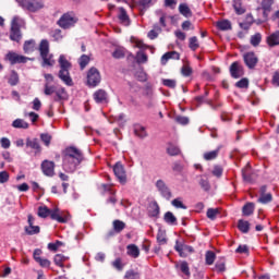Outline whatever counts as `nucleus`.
I'll use <instances>...</instances> for the list:
<instances>
[{"label":"nucleus","instance_id":"1","mask_svg":"<svg viewBox=\"0 0 279 279\" xmlns=\"http://www.w3.org/2000/svg\"><path fill=\"white\" fill-rule=\"evenodd\" d=\"M84 160V154L82 150L71 146L65 148L63 153V169L68 173H73L75 169L82 163Z\"/></svg>","mask_w":279,"mask_h":279},{"label":"nucleus","instance_id":"2","mask_svg":"<svg viewBox=\"0 0 279 279\" xmlns=\"http://www.w3.org/2000/svg\"><path fill=\"white\" fill-rule=\"evenodd\" d=\"M59 77L66 84V86H73V80L71 78V74L69 71L71 70V62L66 60L64 54H61L59 58Z\"/></svg>","mask_w":279,"mask_h":279},{"label":"nucleus","instance_id":"3","mask_svg":"<svg viewBox=\"0 0 279 279\" xmlns=\"http://www.w3.org/2000/svg\"><path fill=\"white\" fill-rule=\"evenodd\" d=\"M39 53L43 59L41 66H53L56 60H53V54L49 53V40L43 39L39 44Z\"/></svg>","mask_w":279,"mask_h":279},{"label":"nucleus","instance_id":"4","mask_svg":"<svg viewBox=\"0 0 279 279\" xmlns=\"http://www.w3.org/2000/svg\"><path fill=\"white\" fill-rule=\"evenodd\" d=\"M21 25H23V19L15 15L11 21L10 40L21 43V38H23V34H21Z\"/></svg>","mask_w":279,"mask_h":279},{"label":"nucleus","instance_id":"5","mask_svg":"<svg viewBox=\"0 0 279 279\" xmlns=\"http://www.w3.org/2000/svg\"><path fill=\"white\" fill-rule=\"evenodd\" d=\"M19 3L23 10L28 12H38V10L45 8V3L41 0H20Z\"/></svg>","mask_w":279,"mask_h":279},{"label":"nucleus","instance_id":"6","mask_svg":"<svg viewBox=\"0 0 279 279\" xmlns=\"http://www.w3.org/2000/svg\"><path fill=\"white\" fill-rule=\"evenodd\" d=\"M77 17L73 15V13H64L58 21L59 27L62 29H71V27H75V23H77Z\"/></svg>","mask_w":279,"mask_h":279},{"label":"nucleus","instance_id":"7","mask_svg":"<svg viewBox=\"0 0 279 279\" xmlns=\"http://www.w3.org/2000/svg\"><path fill=\"white\" fill-rule=\"evenodd\" d=\"M101 83V74L97 68H90L87 72V84L95 88L98 84Z\"/></svg>","mask_w":279,"mask_h":279},{"label":"nucleus","instance_id":"8","mask_svg":"<svg viewBox=\"0 0 279 279\" xmlns=\"http://www.w3.org/2000/svg\"><path fill=\"white\" fill-rule=\"evenodd\" d=\"M155 186L157 191L160 193L161 197L168 201L171 199L172 197L171 190L169 189L167 183H165V181H162L161 179L157 180V182L155 183Z\"/></svg>","mask_w":279,"mask_h":279},{"label":"nucleus","instance_id":"9","mask_svg":"<svg viewBox=\"0 0 279 279\" xmlns=\"http://www.w3.org/2000/svg\"><path fill=\"white\" fill-rule=\"evenodd\" d=\"M174 250L179 253V256H181V258H186L189 254H193L194 252L193 246L185 245L180 241L175 242Z\"/></svg>","mask_w":279,"mask_h":279},{"label":"nucleus","instance_id":"10","mask_svg":"<svg viewBox=\"0 0 279 279\" xmlns=\"http://www.w3.org/2000/svg\"><path fill=\"white\" fill-rule=\"evenodd\" d=\"M7 60H9L11 64H25L27 63V60H29V58L23 54H19L16 52H9L7 54Z\"/></svg>","mask_w":279,"mask_h":279},{"label":"nucleus","instance_id":"11","mask_svg":"<svg viewBox=\"0 0 279 279\" xmlns=\"http://www.w3.org/2000/svg\"><path fill=\"white\" fill-rule=\"evenodd\" d=\"M41 170L48 178H53V175H56V163L53 161L44 160L41 162Z\"/></svg>","mask_w":279,"mask_h":279},{"label":"nucleus","instance_id":"12","mask_svg":"<svg viewBox=\"0 0 279 279\" xmlns=\"http://www.w3.org/2000/svg\"><path fill=\"white\" fill-rule=\"evenodd\" d=\"M230 74H231V77H233L234 80H239V77H243V75L245 74L243 70V65H241V63H239L238 61L233 62L230 66Z\"/></svg>","mask_w":279,"mask_h":279},{"label":"nucleus","instance_id":"13","mask_svg":"<svg viewBox=\"0 0 279 279\" xmlns=\"http://www.w3.org/2000/svg\"><path fill=\"white\" fill-rule=\"evenodd\" d=\"M244 63L248 69H255L258 64V57L254 52H247L243 56Z\"/></svg>","mask_w":279,"mask_h":279},{"label":"nucleus","instance_id":"14","mask_svg":"<svg viewBox=\"0 0 279 279\" xmlns=\"http://www.w3.org/2000/svg\"><path fill=\"white\" fill-rule=\"evenodd\" d=\"M25 232L29 236H33V234H40V227L34 226V216L28 215V226L25 227Z\"/></svg>","mask_w":279,"mask_h":279},{"label":"nucleus","instance_id":"15","mask_svg":"<svg viewBox=\"0 0 279 279\" xmlns=\"http://www.w3.org/2000/svg\"><path fill=\"white\" fill-rule=\"evenodd\" d=\"M113 172L116 178L120 182H125V168H123V165L121 162H117L113 167Z\"/></svg>","mask_w":279,"mask_h":279},{"label":"nucleus","instance_id":"16","mask_svg":"<svg viewBox=\"0 0 279 279\" xmlns=\"http://www.w3.org/2000/svg\"><path fill=\"white\" fill-rule=\"evenodd\" d=\"M96 104H108V93L104 89H98L94 93Z\"/></svg>","mask_w":279,"mask_h":279},{"label":"nucleus","instance_id":"17","mask_svg":"<svg viewBox=\"0 0 279 279\" xmlns=\"http://www.w3.org/2000/svg\"><path fill=\"white\" fill-rule=\"evenodd\" d=\"M197 178L201 189L204 190L205 193H208L210 191V181L208 180V177L206 174H201Z\"/></svg>","mask_w":279,"mask_h":279},{"label":"nucleus","instance_id":"18","mask_svg":"<svg viewBox=\"0 0 279 279\" xmlns=\"http://www.w3.org/2000/svg\"><path fill=\"white\" fill-rule=\"evenodd\" d=\"M49 217L53 221H58V223H66L69 221V218L60 216V209H50Z\"/></svg>","mask_w":279,"mask_h":279},{"label":"nucleus","instance_id":"19","mask_svg":"<svg viewBox=\"0 0 279 279\" xmlns=\"http://www.w3.org/2000/svg\"><path fill=\"white\" fill-rule=\"evenodd\" d=\"M133 132L138 138H147V129L141 124H134Z\"/></svg>","mask_w":279,"mask_h":279},{"label":"nucleus","instance_id":"20","mask_svg":"<svg viewBox=\"0 0 279 279\" xmlns=\"http://www.w3.org/2000/svg\"><path fill=\"white\" fill-rule=\"evenodd\" d=\"M23 51L24 53H34L36 51V40H26L23 45Z\"/></svg>","mask_w":279,"mask_h":279},{"label":"nucleus","instance_id":"21","mask_svg":"<svg viewBox=\"0 0 279 279\" xmlns=\"http://www.w3.org/2000/svg\"><path fill=\"white\" fill-rule=\"evenodd\" d=\"M119 20L120 23H122V25H125V27H128V25H130V15H128V11H125V9H123V7H121L119 9Z\"/></svg>","mask_w":279,"mask_h":279},{"label":"nucleus","instance_id":"22","mask_svg":"<svg viewBox=\"0 0 279 279\" xmlns=\"http://www.w3.org/2000/svg\"><path fill=\"white\" fill-rule=\"evenodd\" d=\"M126 254L132 256V258H138L141 256V250L135 244H130L126 246Z\"/></svg>","mask_w":279,"mask_h":279},{"label":"nucleus","instance_id":"23","mask_svg":"<svg viewBox=\"0 0 279 279\" xmlns=\"http://www.w3.org/2000/svg\"><path fill=\"white\" fill-rule=\"evenodd\" d=\"M179 12L182 16H185V19H191V16H193V11H191V8H189V4L186 3H181L179 5Z\"/></svg>","mask_w":279,"mask_h":279},{"label":"nucleus","instance_id":"24","mask_svg":"<svg viewBox=\"0 0 279 279\" xmlns=\"http://www.w3.org/2000/svg\"><path fill=\"white\" fill-rule=\"evenodd\" d=\"M267 45L268 47H277L279 45V31L267 37Z\"/></svg>","mask_w":279,"mask_h":279},{"label":"nucleus","instance_id":"25","mask_svg":"<svg viewBox=\"0 0 279 279\" xmlns=\"http://www.w3.org/2000/svg\"><path fill=\"white\" fill-rule=\"evenodd\" d=\"M148 215L149 217H158V215H160V206L158 205V202L155 201L150 203Z\"/></svg>","mask_w":279,"mask_h":279},{"label":"nucleus","instance_id":"26","mask_svg":"<svg viewBox=\"0 0 279 279\" xmlns=\"http://www.w3.org/2000/svg\"><path fill=\"white\" fill-rule=\"evenodd\" d=\"M255 208H256V205L254 203H246L242 208V213L244 217H250L254 215Z\"/></svg>","mask_w":279,"mask_h":279},{"label":"nucleus","instance_id":"27","mask_svg":"<svg viewBox=\"0 0 279 279\" xmlns=\"http://www.w3.org/2000/svg\"><path fill=\"white\" fill-rule=\"evenodd\" d=\"M163 221L169 226H178V218L171 211H167L163 216Z\"/></svg>","mask_w":279,"mask_h":279},{"label":"nucleus","instance_id":"28","mask_svg":"<svg viewBox=\"0 0 279 279\" xmlns=\"http://www.w3.org/2000/svg\"><path fill=\"white\" fill-rule=\"evenodd\" d=\"M12 126L17 130H28L29 123L25 122L23 119H16L12 122Z\"/></svg>","mask_w":279,"mask_h":279},{"label":"nucleus","instance_id":"29","mask_svg":"<svg viewBox=\"0 0 279 279\" xmlns=\"http://www.w3.org/2000/svg\"><path fill=\"white\" fill-rule=\"evenodd\" d=\"M217 27L221 32H228V31L232 29V23H230V21H228V20H222V21L217 22Z\"/></svg>","mask_w":279,"mask_h":279},{"label":"nucleus","instance_id":"30","mask_svg":"<svg viewBox=\"0 0 279 279\" xmlns=\"http://www.w3.org/2000/svg\"><path fill=\"white\" fill-rule=\"evenodd\" d=\"M26 147H31V149H35V151H40V143L38 142V138H27Z\"/></svg>","mask_w":279,"mask_h":279},{"label":"nucleus","instance_id":"31","mask_svg":"<svg viewBox=\"0 0 279 279\" xmlns=\"http://www.w3.org/2000/svg\"><path fill=\"white\" fill-rule=\"evenodd\" d=\"M54 93L57 95L54 101H62L64 99H68L69 97V95L66 94V89H64V87L57 89Z\"/></svg>","mask_w":279,"mask_h":279},{"label":"nucleus","instance_id":"32","mask_svg":"<svg viewBox=\"0 0 279 279\" xmlns=\"http://www.w3.org/2000/svg\"><path fill=\"white\" fill-rule=\"evenodd\" d=\"M238 228L240 231L243 232V234H247L250 232V221L247 220H239L238 221Z\"/></svg>","mask_w":279,"mask_h":279},{"label":"nucleus","instance_id":"33","mask_svg":"<svg viewBox=\"0 0 279 279\" xmlns=\"http://www.w3.org/2000/svg\"><path fill=\"white\" fill-rule=\"evenodd\" d=\"M19 82H20L19 73L12 70L8 83L10 84V86H16Z\"/></svg>","mask_w":279,"mask_h":279},{"label":"nucleus","instance_id":"34","mask_svg":"<svg viewBox=\"0 0 279 279\" xmlns=\"http://www.w3.org/2000/svg\"><path fill=\"white\" fill-rule=\"evenodd\" d=\"M233 9L239 15L245 14V8H243L241 0H233Z\"/></svg>","mask_w":279,"mask_h":279},{"label":"nucleus","instance_id":"35","mask_svg":"<svg viewBox=\"0 0 279 279\" xmlns=\"http://www.w3.org/2000/svg\"><path fill=\"white\" fill-rule=\"evenodd\" d=\"M50 213H51V209H49L47 206H44V207L40 206V207H38L37 215L41 219H47V217H49Z\"/></svg>","mask_w":279,"mask_h":279},{"label":"nucleus","instance_id":"36","mask_svg":"<svg viewBox=\"0 0 279 279\" xmlns=\"http://www.w3.org/2000/svg\"><path fill=\"white\" fill-rule=\"evenodd\" d=\"M112 58L116 60H121V58H125V48L123 47H118L113 52H112Z\"/></svg>","mask_w":279,"mask_h":279},{"label":"nucleus","instance_id":"37","mask_svg":"<svg viewBox=\"0 0 279 279\" xmlns=\"http://www.w3.org/2000/svg\"><path fill=\"white\" fill-rule=\"evenodd\" d=\"M246 21L247 22L240 23L241 29L247 31V29H250L252 27V24L254 23V17L252 16V14H248L246 16Z\"/></svg>","mask_w":279,"mask_h":279},{"label":"nucleus","instance_id":"38","mask_svg":"<svg viewBox=\"0 0 279 279\" xmlns=\"http://www.w3.org/2000/svg\"><path fill=\"white\" fill-rule=\"evenodd\" d=\"M113 230L119 234V232H123L125 230V222L121 220H114L113 221Z\"/></svg>","mask_w":279,"mask_h":279},{"label":"nucleus","instance_id":"39","mask_svg":"<svg viewBox=\"0 0 279 279\" xmlns=\"http://www.w3.org/2000/svg\"><path fill=\"white\" fill-rule=\"evenodd\" d=\"M217 258V255L213 251H207L205 254V260L206 265H213L215 263V259Z\"/></svg>","mask_w":279,"mask_h":279},{"label":"nucleus","instance_id":"40","mask_svg":"<svg viewBox=\"0 0 279 279\" xmlns=\"http://www.w3.org/2000/svg\"><path fill=\"white\" fill-rule=\"evenodd\" d=\"M217 156H219V148H217L216 150L205 153L203 155V158L205 160H215V158H217Z\"/></svg>","mask_w":279,"mask_h":279},{"label":"nucleus","instance_id":"41","mask_svg":"<svg viewBox=\"0 0 279 279\" xmlns=\"http://www.w3.org/2000/svg\"><path fill=\"white\" fill-rule=\"evenodd\" d=\"M260 40H263V35H260V33H256L255 35L251 36V45L253 47H258L260 45Z\"/></svg>","mask_w":279,"mask_h":279},{"label":"nucleus","instance_id":"42","mask_svg":"<svg viewBox=\"0 0 279 279\" xmlns=\"http://www.w3.org/2000/svg\"><path fill=\"white\" fill-rule=\"evenodd\" d=\"M153 4H154V0H138L137 2V5L142 8V12L143 10H147L148 8H151Z\"/></svg>","mask_w":279,"mask_h":279},{"label":"nucleus","instance_id":"43","mask_svg":"<svg viewBox=\"0 0 279 279\" xmlns=\"http://www.w3.org/2000/svg\"><path fill=\"white\" fill-rule=\"evenodd\" d=\"M157 241H158L159 245H166L167 233H165V231H162V230H159L157 233Z\"/></svg>","mask_w":279,"mask_h":279},{"label":"nucleus","instance_id":"44","mask_svg":"<svg viewBox=\"0 0 279 279\" xmlns=\"http://www.w3.org/2000/svg\"><path fill=\"white\" fill-rule=\"evenodd\" d=\"M274 197L271 196V193L268 194H262L258 198L259 204H269Z\"/></svg>","mask_w":279,"mask_h":279},{"label":"nucleus","instance_id":"45","mask_svg":"<svg viewBox=\"0 0 279 279\" xmlns=\"http://www.w3.org/2000/svg\"><path fill=\"white\" fill-rule=\"evenodd\" d=\"M172 206H174V208H182V210H186V205H184V203H182V198H174L171 202Z\"/></svg>","mask_w":279,"mask_h":279},{"label":"nucleus","instance_id":"46","mask_svg":"<svg viewBox=\"0 0 279 279\" xmlns=\"http://www.w3.org/2000/svg\"><path fill=\"white\" fill-rule=\"evenodd\" d=\"M219 213V209L209 208L207 209V218L211 221H215L217 219V215Z\"/></svg>","mask_w":279,"mask_h":279},{"label":"nucleus","instance_id":"47","mask_svg":"<svg viewBox=\"0 0 279 279\" xmlns=\"http://www.w3.org/2000/svg\"><path fill=\"white\" fill-rule=\"evenodd\" d=\"M189 47L192 51H197V49H199V43H197V38L195 36L190 38Z\"/></svg>","mask_w":279,"mask_h":279},{"label":"nucleus","instance_id":"48","mask_svg":"<svg viewBox=\"0 0 279 279\" xmlns=\"http://www.w3.org/2000/svg\"><path fill=\"white\" fill-rule=\"evenodd\" d=\"M90 62V57L83 54L80 58V66L82 70L86 69V65Z\"/></svg>","mask_w":279,"mask_h":279},{"label":"nucleus","instance_id":"49","mask_svg":"<svg viewBox=\"0 0 279 279\" xmlns=\"http://www.w3.org/2000/svg\"><path fill=\"white\" fill-rule=\"evenodd\" d=\"M215 267L217 271H219V274L226 271V259L221 258L220 260H218Z\"/></svg>","mask_w":279,"mask_h":279},{"label":"nucleus","instance_id":"50","mask_svg":"<svg viewBox=\"0 0 279 279\" xmlns=\"http://www.w3.org/2000/svg\"><path fill=\"white\" fill-rule=\"evenodd\" d=\"M125 279H140L141 274L134 271V270H128L124 276Z\"/></svg>","mask_w":279,"mask_h":279},{"label":"nucleus","instance_id":"51","mask_svg":"<svg viewBox=\"0 0 279 279\" xmlns=\"http://www.w3.org/2000/svg\"><path fill=\"white\" fill-rule=\"evenodd\" d=\"M136 62L137 64H145V62H147V54H145L144 52H137L136 54Z\"/></svg>","mask_w":279,"mask_h":279},{"label":"nucleus","instance_id":"52","mask_svg":"<svg viewBox=\"0 0 279 279\" xmlns=\"http://www.w3.org/2000/svg\"><path fill=\"white\" fill-rule=\"evenodd\" d=\"M159 32H161V29L159 28V26H155L154 29H151V31L148 33V38H150V40H154V39L158 38Z\"/></svg>","mask_w":279,"mask_h":279},{"label":"nucleus","instance_id":"53","mask_svg":"<svg viewBox=\"0 0 279 279\" xmlns=\"http://www.w3.org/2000/svg\"><path fill=\"white\" fill-rule=\"evenodd\" d=\"M169 156H178L180 154V148L178 146L170 145L167 148Z\"/></svg>","mask_w":279,"mask_h":279},{"label":"nucleus","instance_id":"54","mask_svg":"<svg viewBox=\"0 0 279 279\" xmlns=\"http://www.w3.org/2000/svg\"><path fill=\"white\" fill-rule=\"evenodd\" d=\"M53 93H56V86L49 85V83H46L44 94L49 96V95H53Z\"/></svg>","mask_w":279,"mask_h":279},{"label":"nucleus","instance_id":"55","mask_svg":"<svg viewBox=\"0 0 279 279\" xmlns=\"http://www.w3.org/2000/svg\"><path fill=\"white\" fill-rule=\"evenodd\" d=\"M40 138L46 147H49V145H51V135H49L48 133H43L40 135Z\"/></svg>","mask_w":279,"mask_h":279},{"label":"nucleus","instance_id":"56","mask_svg":"<svg viewBox=\"0 0 279 279\" xmlns=\"http://www.w3.org/2000/svg\"><path fill=\"white\" fill-rule=\"evenodd\" d=\"M238 88H247L250 86V81L247 78H242L235 83Z\"/></svg>","mask_w":279,"mask_h":279},{"label":"nucleus","instance_id":"57","mask_svg":"<svg viewBox=\"0 0 279 279\" xmlns=\"http://www.w3.org/2000/svg\"><path fill=\"white\" fill-rule=\"evenodd\" d=\"M211 173L216 178H221V175H223V168H221V166H215L214 170L211 171Z\"/></svg>","mask_w":279,"mask_h":279},{"label":"nucleus","instance_id":"58","mask_svg":"<svg viewBox=\"0 0 279 279\" xmlns=\"http://www.w3.org/2000/svg\"><path fill=\"white\" fill-rule=\"evenodd\" d=\"M163 86H167L168 88H175L177 82L175 80L166 78L162 81Z\"/></svg>","mask_w":279,"mask_h":279},{"label":"nucleus","instance_id":"59","mask_svg":"<svg viewBox=\"0 0 279 279\" xmlns=\"http://www.w3.org/2000/svg\"><path fill=\"white\" fill-rule=\"evenodd\" d=\"M24 117H29L32 123H36V121H38V113L31 111V112H24Z\"/></svg>","mask_w":279,"mask_h":279},{"label":"nucleus","instance_id":"60","mask_svg":"<svg viewBox=\"0 0 279 279\" xmlns=\"http://www.w3.org/2000/svg\"><path fill=\"white\" fill-rule=\"evenodd\" d=\"M180 269H181L182 274H185V276H191V270L189 269V263L182 262Z\"/></svg>","mask_w":279,"mask_h":279},{"label":"nucleus","instance_id":"61","mask_svg":"<svg viewBox=\"0 0 279 279\" xmlns=\"http://www.w3.org/2000/svg\"><path fill=\"white\" fill-rule=\"evenodd\" d=\"M272 5H274V0H263L262 1V9L263 10H271Z\"/></svg>","mask_w":279,"mask_h":279},{"label":"nucleus","instance_id":"62","mask_svg":"<svg viewBox=\"0 0 279 279\" xmlns=\"http://www.w3.org/2000/svg\"><path fill=\"white\" fill-rule=\"evenodd\" d=\"M181 27L184 32H189V29H195V27L193 26V23H191V21H184L181 24Z\"/></svg>","mask_w":279,"mask_h":279},{"label":"nucleus","instance_id":"63","mask_svg":"<svg viewBox=\"0 0 279 279\" xmlns=\"http://www.w3.org/2000/svg\"><path fill=\"white\" fill-rule=\"evenodd\" d=\"M10 180V173L8 171L0 172V184H5Z\"/></svg>","mask_w":279,"mask_h":279},{"label":"nucleus","instance_id":"64","mask_svg":"<svg viewBox=\"0 0 279 279\" xmlns=\"http://www.w3.org/2000/svg\"><path fill=\"white\" fill-rule=\"evenodd\" d=\"M64 262V257L62 254H57L54 256V264L58 265V267H62V263Z\"/></svg>","mask_w":279,"mask_h":279}]
</instances>
